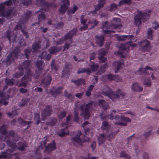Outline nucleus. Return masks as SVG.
<instances>
[{"mask_svg": "<svg viewBox=\"0 0 159 159\" xmlns=\"http://www.w3.org/2000/svg\"><path fill=\"white\" fill-rule=\"evenodd\" d=\"M6 126L3 125L0 128V132L2 134V137H0V141H4L7 143V144L13 149H15L16 147L15 143L11 142L10 141V136H13L14 135V132L13 131L9 132L6 131Z\"/></svg>", "mask_w": 159, "mask_h": 159, "instance_id": "obj_1", "label": "nucleus"}, {"mask_svg": "<svg viewBox=\"0 0 159 159\" xmlns=\"http://www.w3.org/2000/svg\"><path fill=\"white\" fill-rule=\"evenodd\" d=\"M137 46V44L133 43L131 42H129L125 44H120L117 46L119 48V51L115 52V54L120 56L122 58H126L128 56V53H125L124 51L127 52L130 47H134Z\"/></svg>", "mask_w": 159, "mask_h": 159, "instance_id": "obj_2", "label": "nucleus"}, {"mask_svg": "<svg viewBox=\"0 0 159 159\" xmlns=\"http://www.w3.org/2000/svg\"><path fill=\"white\" fill-rule=\"evenodd\" d=\"M120 20L119 19L113 18L110 24H108L107 21L103 22L102 28L103 32L105 33L115 32V31L114 30H108V29L110 28L115 29L117 28L119 24L120 23Z\"/></svg>", "mask_w": 159, "mask_h": 159, "instance_id": "obj_3", "label": "nucleus"}, {"mask_svg": "<svg viewBox=\"0 0 159 159\" xmlns=\"http://www.w3.org/2000/svg\"><path fill=\"white\" fill-rule=\"evenodd\" d=\"M77 30L76 28L73 29L67 34L64 37L61 38L57 42V44L61 45L62 44L64 41H67L65 44L64 49H68L70 44L72 43V40L71 37L76 33Z\"/></svg>", "mask_w": 159, "mask_h": 159, "instance_id": "obj_4", "label": "nucleus"}, {"mask_svg": "<svg viewBox=\"0 0 159 159\" xmlns=\"http://www.w3.org/2000/svg\"><path fill=\"white\" fill-rule=\"evenodd\" d=\"M71 116L70 115L66 117L65 123H62L61 125V129L57 132V134L60 137H63L69 134V132L67 129V128L70 125V121Z\"/></svg>", "mask_w": 159, "mask_h": 159, "instance_id": "obj_5", "label": "nucleus"}, {"mask_svg": "<svg viewBox=\"0 0 159 159\" xmlns=\"http://www.w3.org/2000/svg\"><path fill=\"white\" fill-rule=\"evenodd\" d=\"M11 3V0L6 1L4 3H2L0 4V16H7L10 17L12 15L14 14V10H9L7 11H5L4 8L5 5L9 6Z\"/></svg>", "mask_w": 159, "mask_h": 159, "instance_id": "obj_6", "label": "nucleus"}, {"mask_svg": "<svg viewBox=\"0 0 159 159\" xmlns=\"http://www.w3.org/2000/svg\"><path fill=\"white\" fill-rule=\"evenodd\" d=\"M30 62L29 60L26 61L22 63V65H20L19 67V73H16L13 75V77L15 78H18L21 76L23 74V70L25 69L26 71L25 74L27 73L30 74L31 73L30 70Z\"/></svg>", "mask_w": 159, "mask_h": 159, "instance_id": "obj_7", "label": "nucleus"}, {"mask_svg": "<svg viewBox=\"0 0 159 159\" xmlns=\"http://www.w3.org/2000/svg\"><path fill=\"white\" fill-rule=\"evenodd\" d=\"M92 102H90L86 105L82 104L80 107L82 111L81 115H83L85 119H88L90 116V110L92 107Z\"/></svg>", "mask_w": 159, "mask_h": 159, "instance_id": "obj_8", "label": "nucleus"}, {"mask_svg": "<svg viewBox=\"0 0 159 159\" xmlns=\"http://www.w3.org/2000/svg\"><path fill=\"white\" fill-rule=\"evenodd\" d=\"M102 93L104 95L107 96L112 100H115V98L118 97L116 93H114L112 89L108 86L105 85L102 90Z\"/></svg>", "mask_w": 159, "mask_h": 159, "instance_id": "obj_9", "label": "nucleus"}, {"mask_svg": "<svg viewBox=\"0 0 159 159\" xmlns=\"http://www.w3.org/2000/svg\"><path fill=\"white\" fill-rule=\"evenodd\" d=\"M46 141L42 142L40 145L39 146V150L40 149H42L45 147V151L48 152H49L54 150L56 148V144L54 141H53L52 143H49L47 147H46Z\"/></svg>", "mask_w": 159, "mask_h": 159, "instance_id": "obj_10", "label": "nucleus"}, {"mask_svg": "<svg viewBox=\"0 0 159 159\" xmlns=\"http://www.w3.org/2000/svg\"><path fill=\"white\" fill-rule=\"evenodd\" d=\"M118 112V111L116 112L115 110H113L112 111L111 114L106 116L103 112L100 115V117L101 119H104L107 118L110 119L112 120L114 119L115 120L120 121H121V116H119L116 115L115 117L114 118V114H115L116 112Z\"/></svg>", "mask_w": 159, "mask_h": 159, "instance_id": "obj_11", "label": "nucleus"}, {"mask_svg": "<svg viewBox=\"0 0 159 159\" xmlns=\"http://www.w3.org/2000/svg\"><path fill=\"white\" fill-rule=\"evenodd\" d=\"M153 70L152 69L148 66H146L145 68H140L137 71V73L138 74H142L143 73L148 74L149 73L152 74L151 77L152 80L156 79V78L153 75L152 72Z\"/></svg>", "mask_w": 159, "mask_h": 159, "instance_id": "obj_12", "label": "nucleus"}, {"mask_svg": "<svg viewBox=\"0 0 159 159\" xmlns=\"http://www.w3.org/2000/svg\"><path fill=\"white\" fill-rule=\"evenodd\" d=\"M140 49L142 51H149L151 49L149 42L147 40H143L139 42Z\"/></svg>", "mask_w": 159, "mask_h": 159, "instance_id": "obj_13", "label": "nucleus"}, {"mask_svg": "<svg viewBox=\"0 0 159 159\" xmlns=\"http://www.w3.org/2000/svg\"><path fill=\"white\" fill-rule=\"evenodd\" d=\"M131 2V0H122L120 1L118 5L117 4L113 3L110 6L109 10L112 11L117 9L118 6H120L126 4H129Z\"/></svg>", "mask_w": 159, "mask_h": 159, "instance_id": "obj_14", "label": "nucleus"}, {"mask_svg": "<svg viewBox=\"0 0 159 159\" xmlns=\"http://www.w3.org/2000/svg\"><path fill=\"white\" fill-rule=\"evenodd\" d=\"M148 15V14L145 13H144L143 14L141 11H138V14L136 15L134 18L135 25L137 26H139L141 23V19L142 18H143Z\"/></svg>", "mask_w": 159, "mask_h": 159, "instance_id": "obj_15", "label": "nucleus"}, {"mask_svg": "<svg viewBox=\"0 0 159 159\" xmlns=\"http://www.w3.org/2000/svg\"><path fill=\"white\" fill-rule=\"evenodd\" d=\"M70 5V3L68 0H61L59 11L62 13H64L68 9Z\"/></svg>", "mask_w": 159, "mask_h": 159, "instance_id": "obj_16", "label": "nucleus"}, {"mask_svg": "<svg viewBox=\"0 0 159 159\" xmlns=\"http://www.w3.org/2000/svg\"><path fill=\"white\" fill-rule=\"evenodd\" d=\"M32 75L31 73H30V74H28V73H27L26 74H25L24 76L22 78L21 82L19 85V86H26L27 84V81H31Z\"/></svg>", "mask_w": 159, "mask_h": 159, "instance_id": "obj_17", "label": "nucleus"}, {"mask_svg": "<svg viewBox=\"0 0 159 159\" xmlns=\"http://www.w3.org/2000/svg\"><path fill=\"white\" fill-rule=\"evenodd\" d=\"M52 113V111L51 107L50 106L46 107L41 113L42 120H44L47 117L50 116Z\"/></svg>", "mask_w": 159, "mask_h": 159, "instance_id": "obj_18", "label": "nucleus"}, {"mask_svg": "<svg viewBox=\"0 0 159 159\" xmlns=\"http://www.w3.org/2000/svg\"><path fill=\"white\" fill-rule=\"evenodd\" d=\"M35 65L37 68L38 69L39 72L38 73L37 70H36V74H34V76L35 78H37L41 71L43 70L44 67V65L43 64V61L41 60H38L36 62Z\"/></svg>", "mask_w": 159, "mask_h": 159, "instance_id": "obj_19", "label": "nucleus"}, {"mask_svg": "<svg viewBox=\"0 0 159 159\" xmlns=\"http://www.w3.org/2000/svg\"><path fill=\"white\" fill-rule=\"evenodd\" d=\"M81 134V131H78L76 136L73 138V140L75 142L74 144L76 145L77 144V146L79 148H81L82 146L83 141L80 139V136Z\"/></svg>", "mask_w": 159, "mask_h": 159, "instance_id": "obj_20", "label": "nucleus"}, {"mask_svg": "<svg viewBox=\"0 0 159 159\" xmlns=\"http://www.w3.org/2000/svg\"><path fill=\"white\" fill-rule=\"evenodd\" d=\"M107 54V52L104 49H102L99 51V56L98 58L101 63L104 62L107 60V58L103 57V56L106 55Z\"/></svg>", "mask_w": 159, "mask_h": 159, "instance_id": "obj_21", "label": "nucleus"}, {"mask_svg": "<svg viewBox=\"0 0 159 159\" xmlns=\"http://www.w3.org/2000/svg\"><path fill=\"white\" fill-rule=\"evenodd\" d=\"M9 31H7V37L9 40L10 43L11 42L13 43H16L17 40V37H19L18 34L12 35V32L9 33Z\"/></svg>", "mask_w": 159, "mask_h": 159, "instance_id": "obj_22", "label": "nucleus"}, {"mask_svg": "<svg viewBox=\"0 0 159 159\" xmlns=\"http://www.w3.org/2000/svg\"><path fill=\"white\" fill-rule=\"evenodd\" d=\"M121 121L123 122H114L115 124L119 125L125 126L127 125V122H130L131 121V119L125 117L124 116H121Z\"/></svg>", "mask_w": 159, "mask_h": 159, "instance_id": "obj_23", "label": "nucleus"}, {"mask_svg": "<svg viewBox=\"0 0 159 159\" xmlns=\"http://www.w3.org/2000/svg\"><path fill=\"white\" fill-rule=\"evenodd\" d=\"M106 2V0H100L98 5H96L95 7V10L91 11L88 14L89 15H90L91 13L93 14H95L96 13V10H99L101 8H102Z\"/></svg>", "mask_w": 159, "mask_h": 159, "instance_id": "obj_24", "label": "nucleus"}, {"mask_svg": "<svg viewBox=\"0 0 159 159\" xmlns=\"http://www.w3.org/2000/svg\"><path fill=\"white\" fill-rule=\"evenodd\" d=\"M20 54L19 50L18 48H16L14 51L12 53H10L9 55L7 56V61H10L11 59L13 60V58H15L18 57Z\"/></svg>", "mask_w": 159, "mask_h": 159, "instance_id": "obj_25", "label": "nucleus"}, {"mask_svg": "<svg viewBox=\"0 0 159 159\" xmlns=\"http://www.w3.org/2000/svg\"><path fill=\"white\" fill-rule=\"evenodd\" d=\"M62 89L61 87H59L57 89L53 88L50 91V94L54 97H56L57 95L60 94Z\"/></svg>", "mask_w": 159, "mask_h": 159, "instance_id": "obj_26", "label": "nucleus"}, {"mask_svg": "<svg viewBox=\"0 0 159 159\" xmlns=\"http://www.w3.org/2000/svg\"><path fill=\"white\" fill-rule=\"evenodd\" d=\"M37 4L41 5L42 9L45 11H48L49 5L45 2L44 0H36Z\"/></svg>", "mask_w": 159, "mask_h": 159, "instance_id": "obj_27", "label": "nucleus"}, {"mask_svg": "<svg viewBox=\"0 0 159 159\" xmlns=\"http://www.w3.org/2000/svg\"><path fill=\"white\" fill-rule=\"evenodd\" d=\"M131 89L134 91L140 92L143 90L142 87L138 83H134L131 86Z\"/></svg>", "mask_w": 159, "mask_h": 159, "instance_id": "obj_28", "label": "nucleus"}, {"mask_svg": "<svg viewBox=\"0 0 159 159\" xmlns=\"http://www.w3.org/2000/svg\"><path fill=\"white\" fill-rule=\"evenodd\" d=\"M124 61L122 60L113 62V65L115 69V72H117L118 71V70L120 69L121 65L124 64Z\"/></svg>", "mask_w": 159, "mask_h": 159, "instance_id": "obj_29", "label": "nucleus"}, {"mask_svg": "<svg viewBox=\"0 0 159 159\" xmlns=\"http://www.w3.org/2000/svg\"><path fill=\"white\" fill-rule=\"evenodd\" d=\"M84 16L82 15L80 17V22L82 24L84 25V26L81 27L80 28V30L81 31L85 30L87 29L88 28V24H85L87 20L85 19H84Z\"/></svg>", "mask_w": 159, "mask_h": 159, "instance_id": "obj_30", "label": "nucleus"}, {"mask_svg": "<svg viewBox=\"0 0 159 159\" xmlns=\"http://www.w3.org/2000/svg\"><path fill=\"white\" fill-rule=\"evenodd\" d=\"M52 80L51 77L48 75L46 78L44 79L42 81L41 84L43 86L46 87L47 86L50 84Z\"/></svg>", "mask_w": 159, "mask_h": 159, "instance_id": "obj_31", "label": "nucleus"}, {"mask_svg": "<svg viewBox=\"0 0 159 159\" xmlns=\"http://www.w3.org/2000/svg\"><path fill=\"white\" fill-rule=\"evenodd\" d=\"M104 38L102 36L97 35L96 36V43L100 47H102L103 43Z\"/></svg>", "mask_w": 159, "mask_h": 159, "instance_id": "obj_32", "label": "nucleus"}, {"mask_svg": "<svg viewBox=\"0 0 159 159\" xmlns=\"http://www.w3.org/2000/svg\"><path fill=\"white\" fill-rule=\"evenodd\" d=\"M133 37V35H122L118 36L117 39L119 41H122L128 40Z\"/></svg>", "mask_w": 159, "mask_h": 159, "instance_id": "obj_33", "label": "nucleus"}, {"mask_svg": "<svg viewBox=\"0 0 159 159\" xmlns=\"http://www.w3.org/2000/svg\"><path fill=\"white\" fill-rule=\"evenodd\" d=\"M0 96L1 97V98L2 99V100L0 101V106H1L2 103H3L4 105H6L8 104V102L6 101H4V99H6L7 100L8 98H9V96H7V98H6L5 97L3 96V93L2 92H0Z\"/></svg>", "mask_w": 159, "mask_h": 159, "instance_id": "obj_34", "label": "nucleus"}, {"mask_svg": "<svg viewBox=\"0 0 159 159\" xmlns=\"http://www.w3.org/2000/svg\"><path fill=\"white\" fill-rule=\"evenodd\" d=\"M61 50V48L60 47L53 46L49 49V51L50 54H53L59 52Z\"/></svg>", "mask_w": 159, "mask_h": 159, "instance_id": "obj_35", "label": "nucleus"}, {"mask_svg": "<svg viewBox=\"0 0 159 159\" xmlns=\"http://www.w3.org/2000/svg\"><path fill=\"white\" fill-rule=\"evenodd\" d=\"M18 121L20 124H21L23 126L27 125L26 128H25V129H26L28 128L31 123V122L30 121L27 122L26 121H24L21 118H19L18 119Z\"/></svg>", "mask_w": 159, "mask_h": 159, "instance_id": "obj_36", "label": "nucleus"}, {"mask_svg": "<svg viewBox=\"0 0 159 159\" xmlns=\"http://www.w3.org/2000/svg\"><path fill=\"white\" fill-rule=\"evenodd\" d=\"M16 30H20L23 34L25 35L26 37V38H28V34L25 31L24 29L23 28L22 26L19 25H16L15 29L14 30V32H16Z\"/></svg>", "mask_w": 159, "mask_h": 159, "instance_id": "obj_37", "label": "nucleus"}, {"mask_svg": "<svg viewBox=\"0 0 159 159\" xmlns=\"http://www.w3.org/2000/svg\"><path fill=\"white\" fill-rule=\"evenodd\" d=\"M32 0H27L26 2L23 0H13V2L16 4L17 2L22 3L24 5H28L30 4Z\"/></svg>", "mask_w": 159, "mask_h": 159, "instance_id": "obj_38", "label": "nucleus"}, {"mask_svg": "<svg viewBox=\"0 0 159 159\" xmlns=\"http://www.w3.org/2000/svg\"><path fill=\"white\" fill-rule=\"evenodd\" d=\"M40 43V42L39 40L37 42H35L32 47L34 52H36L38 51H39V49L41 48L39 46V44Z\"/></svg>", "mask_w": 159, "mask_h": 159, "instance_id": "obj_39", "label": "nucleus"}, {"mask_svg": "<svg viewBox=\"0 0 159 159\" xmlns=\"http://www.w3.org/2000/svg\"><path fill=\"white\" fill-rule=\"evenodd\" d=\"M115 75L111 74H109L107 75L103 76L102 78V80L104 81L107 80H114Z\"/></svg>", "mask_w": 159, "mask_h": 159, "instance_id": "obj_40", "label": "nucleus"}, {"mask_svg": "<svg viewBox=\"0 0 159 159\" xmlns=\"http://www.w3.org/2000/svg\"><path fill=\"white\" fill-rule=\"evenodd\" d=\"M42 10H44L42 8V9H40V10L38 11V12L40 13L39 14L38 16V20L39 22L43 20L45 17V16L44 14V12L42 11ZM44 11H45L44 10Z\"/></svg>", "mask_w": 159, "mask_h": 159, "instance_id": "obj_41", "label": "nucleus"}, {"mask_svg": "<svg viewBox=\"0 0 159 159\" xmlns=\"http://www.w3.org/2000/svg\"><path fill=\"white\" fill-rule=\"evenodd\" d=\"M99 105L100 106L102 107L105 110L108 108V104L103 100H100L99 101Z\"/></svg>", "mask_w": 159, "mask_h": 159, "instance_id": "obj_42", "label": "nucleus"}, {"mask_svg": "<svg viewBox=\"0 0 159 159\" xmlns=\"http://www.w3.org/2000/svg\"><path fill=\"white\" fill-rule=\"evenodd\" d=\"M110 126L108 123L106 121L102 122V125L101 126V129L103 130H107V131H109L110 130Z\"/></svg>", "mask_w": 159, "mask_h": 159, "instance_id": "obj_43", "label": "nucleus"}, {"mask_svg": "<svg viewBox=\"0 0 159 159\" xmlns=\"http://www.w3.org/2000/svg\"><path fill=\"white\" fill-rule=\"evenodd\" d=\"M105 137L103 134H100L98 138V143L100 145L103 143L105 141Z\"/></svg>", "mask_w": 159, "mask_h": 159, "instance_id": "obj_44", "label": "nucleus"}, {"mask_svg": "<svg viewBox=\"0 0 159 159\" xmlns=\"http://www.w3.org/2000/svg\"><path fill=\"white\" fill-rule=\"evenodd\" d=\"M78 9V7L76 5H74L73 7L70 9L67 12L69 15L75 13V11Z\"/></svg>", "mask_w": 159, "mask_h": 159, "instance_id": "obj_45", "label": "nucleus"}, {"mask_svg": "<svg viewBox=\"0 0 159 159\" xmlns=\"http://www.w3.org/2000/svg\"><path fill=\"white\" fill-rule=\"evenodd\" d=\"M72 81L77 85H80L84 84L85 83V81L83 79H80L77 80H72Z\"/></svg>", "mask_w": 159, "mask_h": 159, "instance_id": "obj_46", "label": "nucleus"}, {"mask_svg": "<svg viewBox=\"0 0 159 159\" xmlns=\"http://www.w3.org/2000/svg\"><path fill=\"white\" fill-rule=\"evenodd\" d=\"M79 108L77 106H76L75 108L74 109L75 115L74 117V120L75 121L78 122V113L77 110L79 109Z\"/></svg>", "mask_w": 159, "mask_h": 159, "instance_id": "obj_47", "label": "nucleus"}, {"mask_svg": "<svg viewBox=\"0 0 159 159\" xmlns=\"http://www.w3.org/2000/svg\"><path fill=\"white\" fill-rule=\"evenodd\" d=\"M98 22L96 20H93V21H88L87 24L90 25L91 28L90 29H92L95 27L98 24Z\"/></svg>", "mask_w": 159, "mask_h": 159, "instance_id": "obj_48", "label": "nucleus"}, {"mask_svg": "<svg viewBox=\"0 0 159 159\" xmlns=\"http://www.w3.org/2000/svg\"><path fill=\"white\" fill-rule=\"evenodd\" d=\"M152 30L150 28L148 29L147 33V38L149 39L152 40Z\"/></svg>", "mask_w": 159, "mask_h": 159, "instance_id": "obj_49", "label": "nucleus"}, {"mask_svg": "<svg viewBox=\"0 0 159 159\" xmlns=\"http://www.w3.org/2000/svg\"><path fill=\"white\" fill-rule=\"evenodd\" d=\"M92 64L90 66L91 70L93 71H95L97 70L98 68V65L97 63H95L90 61Z\"/></svg>", "mask_w": 159, "mask_h": 159, "instance_id": "obj_50", "label": "nucleus"}, {"mask_svg": "<svg viewBox=\"0 0 159 159\" xmlns=\"http://www.w3.org/2000/svg\"><path fill=\"white\" fill-rule=\"evenodd\" d=\"M94 86L93 85H90L88 89L86 91V95L87 96H89L91 95V92L92 91Z\"/></svg>", "mask_w": 159, "mask_h": 159, "instance_id": "obj_51", "label": "nucleus"}, {"mask_svg": "<svg viewBox=\"0 0 159 159\" xmlns=\"http://www.w3.org/2000/svg\"><path fill=\"white\" fill-rule=\"evenodd\" d=\"M114 93H116L118 95V97L116 98L115 100L120 97H123L125 94V93L124 92L119 90L116 92H114Z\"/></svg>", "mask_w": 159, "mask_h": 159, "instance_id": "obj_52", "label": "nucleus"}, {"mask_svg": "<svg viewBox=\"0 0 159 159\" xmlns=\"http://www.w3.org/2000/svg\"><path fill=\"white\" fill-rule=\"evenodd\" d=\"M143 84L146 86L148 87H150L151 84L150 79L148 78H146L144 80Z\"/></svg>", "mask_w": 159, "mask_h": 159, "instance_id": "obj_53", "label": "nucleus"}, {"mask_svg": "<svg viewBox=\"0 0 159 159\" xmlns=\"http://www.w3.org/2000/svg\"><path fill=\"white\" fill-rule=\"evenodd\" d=\"M29 99H23L20 103L19 106L20 107L25 106L29 102Z\"/></svg>", "mask_w": 159, "mask_h": 159, "instance_id": "obj_54", "label": "nucleus"}, {"mask_svg": "<svg viewBox=\"0 0 159 159\" xmlns=\"http://www.w3.org/2000/svg\"><path fill=\"white\" fill-rule=\"evenodd\" d=\"M66 114V111H64L60 112L58 114L57 116L59 119L61 120L65 116Z\"/></svg>", "mask_w": 159, "mask_h": 159, "instance_id": "obj_55", "label": "nucleus"}, {"mask_svg": "<svg viewBox=\"0 0 159 159\" xmlns=\"http://www.w3.org/2000/svg\"><path fill=\"white\" fill-rule=\"evenodd\" d=\"M47 54V53L43 51L42 52V55L41 57V58H43L45 56H46V59L47 60H50L51 58V55L50 54Z\"/></svg>", "mask_w": 159, "mask_h": 159, "instance_id": "obj_56", "label": "nucleus"}, {"mask_svg": "<svg viewBox=\"0 0 159 159\" xmlns=\"http://www.w3.org/2000/svg\"><path fill=\"white\" fill-rule=\"evenodd\" d=\"M84 72H86L87 74H89L91 73V71L89 69H87L86 70L84 68H82L80 69H79V70L77 71V74H80V73H83Z\"/></svg>", "mask_w": 159, "mask_h": 159, "instance_id": "obj_57", "label": "nucleus"}, {"mask_svg": "<svg viewBox=\"0 0 159 159\" xmlns=\"http://www.w3.org/2000/svg\"><path fill=\"white\" fill-rule=\"evenodd\" d=\"M14 80L13 79L11 80L7 78L6 79L5 82L6 84L9 85H12L13 84Z\"/></svg>", "mask_w": 159, "mask_h": 159, "instance_id": "obj_58", "label": "nucleus"}, {"mask_svg": "<svg viewBox=\"0 0 159 159\" xmlns=\"http://www.w3.org/2000/svg\"><path fill=\"white\" fill-rule=\"evenodd\" d=\"M34 120L36 121V123L37 125L39 124L40 122V116L39 114L36 113L35 114Z\"/></svg>", "mask_w": 159, "mask_h": 159, "instance_id": "obj_59", "label": "nucleus"}, {"mask_svg": "<svg viewBox=\"0 0 159 159\" xmlns=\"http://www.w3.org/2000/svg\"><path fill=\"white\" fill-rule=\"evenodd\" d=\"M17 114V110H14L12 112H9L7 113V115L10 117H13L16 115Z\"/></svg>", "mask_w": 159, "mask_h": 159, "instance_id": "obj_60", "label": "nucleus"}, {"mask_svg": "<svg viewBox=\"0 0 159 159\" xmlns=\"http://www.w3.org/2000/svg\"><path fill=\"white\" fill-rule=\"evenodd\" d=\"M89 123L87 121H86L84 122L83 124H82V126L84 129L85 130V133L86 134H88L89 133V128L87 129H86L85 128V126L88 125L89 124Z\"/></svg>", "mask_w": 159, "mask_h": 159, "instance_id": "obj_61", "label": "nucleus"}, {"mask_svg": "<svg viewBox=\"0 0 159 159\" xmlns=\"http://www.w3.org/2000/svg\"><path fill=\"white\" fill-rule=\"evenodd\" d=\"M57 121V120L55 118H52L51 119L50 121L48 123V124L53 125H54Z\"/></svg>", "mask_w": 159, "mask_h": 159, "instance_id": "obj_62", "label": "nucleus"}, {"mask_svg": "<svg viewBox=\"0 0 159 159\" xmlns=\"http://www.w3.org/2000/svg\"><path fill=\"white\" fill-rule=\"evenodd\" d=\"M115 134L114 133H111L109 135H106V137L107 139L108 140H111L114 138Z\"/></svg>", "mask_w": 159, "mask_h": 159, "instance_id": "obj_63", "label": "nucleus"}, {"mask_svg": "<svg viewBox=\"0 0 159 159\" xmlns=\"http://www.w3.org/2000/svg\"><path fill=\"white\" fill-rule=\"evenodd\" d=\"M65 97H66L68 98H69L71 100H73L74 98V96L73 95L67 93V92L66 91L65 92Z\"/></svg>", "mask_w": 159, "mask_h": 159, "instance_id": "obj_64", "label": "nucleus"}]
</instances>
